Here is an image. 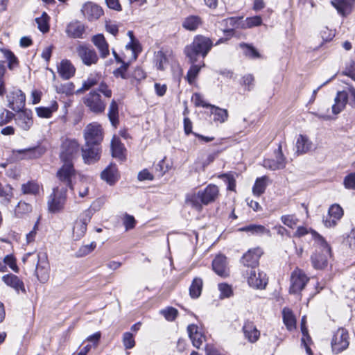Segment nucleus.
<instances>
[{
	"instance_id": "nucleus-3",
	"label": "nucleus",
	"mask_w": 355,
	"mask_h": 355,
	"mask_svg": "<svg viewBox=\"0 0 355 355\" xmlns=\"http://www.w3.org/2000/svg\"><path fill=\"white\" fill-rule=\"evenodd\" d=\"M312 236L316 246L315 252L311 256L313 266L316 269H322L327 266V259L331 253V248L324 239L315 231H311Z\"/></svg>"
},
{
	"instance_id": "nucleus-26",
	"label": "nucleus",
	"mask_w": 355,
	"mask_h": 355,
	"mask_svg": "<svg viewBox=\"0 0 355 355\" xmlns=\"http://www.w3.org/2000/svg\"><path fill=\"white\" fill-rule=\"evenodd\" d=\"M92 41L94 43V44L96 46V48L98 49L101 58H105L107 57V55H109V46L103 35L98 34L93 36Z\"/></svg>"
},
{
	"instance_id": "nucleus-30",
	"label": "nucleus",
	"mask_w": 355,
	"mask_h": 355,
	"mask_svg": "<svg viewBox=\"0 0 355 355\" xmlns=\"http://www.w3.org/2000/svg\"><path fill=\"white\" fill-rule=\"evenodd\" d=\"M103 180L110 184H113L118 179V171L115 164H110L101 174Z\"/></svg>"
},
{
	"instance_id": "nucleus-39",
	"label": "nucleus",
	"mask_w": 355,
	"mask_h": 355,
	"mask_svg": "<svg viewBox=\"0 0 355 355\" xmlns=\"http://www.w3.org/2000/svg\"><path fill=\"white\" fill-rule=\"evenodd\" d=\"M203 286L202 279L200 277H195L189 287V295L191 298L196 299L201 295Z\"/></svg>"
},
{
	"instance_id": "nucleus-36",
	"label": "nucleus",
	"mask_w": 355,
	"mask_h": 355,
	"mask_svg": "<svg viewBox=\"0 0 355 355\" xmlns=\"http://www.w3.org/2000/svg\"><path fill=\"white\" fill-rule=\"evenodd\" d=\"M210 107L211 108V114L213 115L214 121L223 123L227 120L228 112L226 109L220 108L212 105Z\"/></svg>"
},
{
	"instance_id": "nucleus-53",
	"label": "nucleus",
	"mask_w": 355,
	"mask_h": 355,
	"mask_svg": "<svg viewBox=\"0 0 355 355\" xmlns=\"http://www.w3.org/2000/svg\"><path fill=\"white\" fill-rule=\"evenodd\" d=\"M281 220L284 223V225H286L290 228H293L299 222L298 218L295 215L290 214V215H283L281 217Z\"/></svg>"
},
{
	"instance_id": "nucleus-48",
	"label": "nucleus",
	"mask_w": 355,
	"mask_h": 355,
	"mask_svg": "<svg viewBox=\"0 0 355 355\" xmlns=\"http://www.w3.org/2000/svg\"><path fill=\"white\" fill-rule=\"evenodd\" d=\"M32 211L31 205L20 201L15 208V212L18 217H22V216L27 214Z\"/></svg>"
},
{
	"instance_id": "nucleus-24",
	"label": "nucleus",
	"mask_w": 355,
	"mask_h": 355,
	"mask_svg": "<svg viewBox=\"0 0 355 355\" xmlns=\"http://www.w3.org/2000/svg\"><path fill=\"white\" fill-rule=\"evenodd\" d=\"M58 72L62 78L69 80L74 76L76 68L70 60H62L58 66Z\"/></svg>"
},
{
	"instance_id": "nucleus-8",
	"label": "nucleus",
	"mask_w": 355,
	"mask_h": 355,
	"mask_svg": "<svg viewBox=\"0 0 355 355\" xmlns=\"http://www.w3.org/2000/svg\"><path fill=\"white\" fill-rule=\"evenodd\" d=\"M85 105L93 113L101 114L106 108V103L97 90H92L83 99Z\"/></svg>"
},
{
	"instance_id": "nucleus-9",
	"label": "nucleus",
	"mask_w": 355,
	"mask_h": 355,
	"mask_svg": "<svg viewBox=\"0 0 355 355\" xmlns=\"http://www.w3.org/2000/svg\"><path fill=\"white\" fill-rule=\"evenodd\" d=\"M348 331L343 328H339L332 336L331 345L334 354H338L345 350L349 345Z\"/></svg>"
},
{
	"instance_id": "nucleus-10",
	"label": "nucleus",
	"mask_w": 355,
	"mask_h": 355,
	"mask_svg": "<svg viewBox=\"0 0 355 355\" xmlns=\"http://www.w3.org/2000/svg\"><path fill=\"white\" fill-rule=\"evenodd\" d=\"M75 175L73 164L72 162H63L62 166L58 171L57 177L62 184L60 187H69L73 189L71 178Z\"/></svg>"
},
{
	"instance_id": "nucleus-32",
	"label": "nucleus",
	"mask_w": 355,
	"mask_h": 355,
	"mask_svg": "<svg viewBox=\"0 0 355 355\" xmlns=\"http://www.w3.org/2000/svg\"><path fill=\"white\" fill-rule=\"evenodd\" d=\"M202 19L197 15H190L186 17L182 22V27L186 30L194 31L201 26Z\"/></svg>"
},
{
	"instance_id": "nucleus-17",
	"label": "nucleus",
	"mask_w": 355,
	"mask_h": 355,
	"mask_svg": "<svg viewBox=\"0 0 355 355\" xmlns=\"http://www.w3.org/2000/svg\"><path fill=\"white\" fill-rule=\"evenodd\" d=\"M77 53L83 62L87 66L97 63L98 60L96 51L86 46L80 45L76 49Z\"/></svg>"
},
{
	"instance_id": "nucleus-40",
	"label": "nucleus",
	"mask_w": 355,
	"mask_h": 355,
	"mask_svg": "<svg viewBox=\"0 0 355 355\" xmlns=\"http://www.w3.org/2000/svg\"><path fill=\"white\" fill-rule=\"evenodd\" d=\"M268 178L266 175L261 178H258L252 188V192L254 195L260 196L265 192L268 184Z\"/></svg>"
},
{
	"instance_id": "nucleus-44",
	"label": "nucleus",
	"mask_w": 355,
	"mask_h": 355,
	"mask_svg": "<svg viewBox=\"0 0 355 355\" xmlns=\"http://www.w3.org/2000/svg\"><path fill=\"white\" fill-rule=\"evenodd\" d=\"M75 86L73 83L68 82L64 84L55 85V89L57 93L69 96L73 94Z\"/></svg>"
},
{
	"instance_id": "nucleus-49",
	"label": "nucleus",
	"mask_w": 355,
	"mask_h": 355,
	"mask_svg": "<svg viewBox=\"0 0 355 355\" xmlns=\"http://www.w3.org/2000/svg\"><path fill=\"white\" fill-rule=\"evenodd\" d=\"M262 23V19L260 16H253L247 17L241 25L242 28H250L254 26H258Z\"/></svg>"
},
{
	"instance_id": "nucleus-56",
	"label": "nucleus",
	"mask_w": 355,
	"mask_h": 355,
	"mask_svg": "<svg viewBox=\"0 0 355 355\" xmlns=\"http://www.w3.org/2000/svg\"><path fill=\"white\" fill-rule=\"evenodd\" d=\"M191 101L196 107H210V106H211V104L207 103L204 101L202 95L199 93L193 94L191 98Z\"/></svg>"
},
{
	"instance_id": "nucleus-5",
	"label": "nucleus",
	"mask_w": 355,
	"mask_h": 355,
	"mask_svg": "<svg viewBox=\"0 0 355 355\" xmlns=\"http://www.w3.org/2000/svg\"><path fill=\"white\" fill-rule=\"evenodd\" d=\"M80 146L74 139L65 138L60 146V157L62 162H72L78 157Z\"/></svg>"
},
{
	"instance_id": "nucleus-57",
	"label": "nucleus",
	"mask_w": 355,
	"mask_h": 355,
	"mask_svg": "<svg viewBox=\"0 0 355 355\" xmlns=\"http://www.w3.org/2000/svg\"><path fill=\"white\" fill-rule=\"evenodd\" d=\"M332 5L337 10L338 12L343 16L345 15V10L347 6V0H334Z\"/></svg>"
},
{
	"instance_id": "nucleus-37",
	"label": "nucleus",
	"mask_w": 355,
	"mask_h": 355,
	"mask_svg": "<svg viewBox=\"0 0 355 355\" xmlns=\"http://www.w3.org/2000/svg\"><path fill=\"white\" fill-rule=\"evenodd\" d=\"M107 116L112 126L116 128L119 124V106L114 99L110 104Z\"/></svg>"
},
{
	"instance_id": "nucleus-43",
	"label": "nucleus",
	"mask_w": 355,
	"mask_h": 355,
	"mask_svg": "<svg viewBox=\"0 0 355 355\" xmlns=\"http://www.w3.org/2000/svg\"><path fill=\"white\" fill-rule=\"evenodd\" d=\"M154 62L157 69L163 71L168 65V59L162 51L155 53Z\"/></svg>"
},
{
	"instance_id": "nucleus-55",
	"label": "nucleus",
	"mask_w": 355,
	"mask_h": 355,
	"mask_svg": "<svg viewBox=\"0 0 355 355\" xmlns=\"http://www.w3.org/2000/svg\"><path fill=\"white\" fill-rule=\"evenodd\" d=\"M160 313L168 321H173L178 314V310L173 307H168L166 309L161 310Z\"/></svg>"
},
{
	"instance_id": "nucleus-15",
	"label": "nucleus",
	"mask_w": 355,
	"mask_h": 355,
	"mask_svg": "<svg viewBox=\"0 0 355 355\" xmlns=\"http://www.w3.org/2000/svg\"><path fill=\"white\" fill-rule=\"evenodd\" d=\"M262 253V250L259 248L250 249L243 254L241 261L246 269H256Z\"/></svg>"
},
{
	"instance_id": "nucleus-16",
	"label": "nucleus",
	"mask_w": 355,
	"mask_h": 355,
	"mask_svg": "<svg viewBox=\"0 0 355 355\" xmlns=\"http://www.w3.org/2000/svg\"><path fill=\"white\" fill-rule=\"evenodd\" d=\"M82 157L85 164H92L96 162L101 157L100 145H85L81 148Z\"/></svg>"
},
{
	"instance_id": "nucleus-34",
	"label": "nucleus",
	"mask_w": 355,
	"mask_h": 355,
	"mask_svg": "<svg viewBox=\"0 0 355 355\" xmlns=\"http://www.w3.org/2000/svg\"><path fill=\"white\" fill-rule=\"evenodd\" d=\"M41 186L35 181H28L22 184L21 187V193L24 195L37 196L40 193Z\"/></svg>"
},
{
	"instance_id": "nucleus-7",
	"label": "nucleus",
	"mask_w": 355,
	"mask_h": 355,
	"mask_svg": "<svg viewBox=\"0 0 355 355\" xmlns=\"http://www.w3.org/2000/svg\"><path fill=\"white\" fill-rule=\"evenodd\" d=\"M83 137L87 145H101L103 139L101 125L96 122L88 124L83 130Z\"/></svg>"
},
{
	"instance_id": "nucleus-28",
	"label": "nucleus",
	"mask_w": 355,
	"mask_h": 355,
	"mask_svg": "<svg viewBox=\"0 0 355 355\" xmlns=\"http://www.w3.org/2000/svg\"><path fill=\"white\" fill-rule=\"evenodd\" d=\"M312 146V142L306 136L300 135L295 144L296 153L298 155L306 153L311 150Z\"/></svg>"
},
{
	"instance_id": "nucleus-18",
	"label": "nucleus",
	"mask_w": 355,
	"mask_h": 355,
	"mask_svg": "<svg viewBox=\"0 0 355 355\" xmlns=\"http://www.w3.org/2000/svg\"><path fill=\"white\" fill-rule=\"evenodd\" d=\"M343 216V209L338 204L332 205L328 211V217L323 220L327 227H333Z\"/></svg>"
},
{
	"instance_id": "nucleus-61",
	"label": "nucleus",
	"mask_w": 355,
	"mask_h": 355,
	"mask_svg": "<svg viewBox=\"0 0 355 355\" xmlns=\"http://www.w3.org/2000/svg\"><path fill=\"white\" fill-rule=\"evenodd\" d=\"M254 78L252 74H247L242 78V84L245 86L248 91H250L254 86Z\"/></svg>"
},
{
	"instance_id": "nucleus-31",
	"label": "nucleus",
	"mask_w": 355,
	"mask_h": 355,
	"mask_svg": "<svg viewBox=\"0 0 355 355\" xmlns=\"http://www.w3.org/2000/svg\"><path fill=\"white\" fill-rule=\"evenodd\" d=\"M101 76L100 73H92L90 74L87 78L83 81L82 87L79 88L77 91V94L83 93L85 91H87L97 85L101 80Z\"/></svg>"
},
{
	"instance_id": "nucleus-63",
	"label": "nucleus",
	"mask_w": 355,
	"mask_h": 355,
	"mask_svg": "<svg viewBox=\"0 0 355 355\" xmlns=\"http://www.w3.org/2000/svg\"><path fill=\"white\" fill-rule=\"evenodd\" d=\"M136 224V220L135 218L129 214H125L123 218V225L125 226V230H132L135 227Z\"/></svg>"
},
{
	"instance_id": "nucleus-21",
	"label": "nucleus",
	"mask_w": 355,
	"mask_h": 355,
	"mask_svg": "<svg viewBox=\"0 0 355 355\" xmlns=\"http://www.w3.org/2000/svg\"><path fill=\"white\" fill-rule=\"evenodd\" d=\"M15 118L17 125L24 130H28L33 125L32 112L29 110L17 111Z\"/></svg>"
},
{
	"instance_id": "nucleus-46",
	"label": "nucleus",
	"mask_w": 355,
	"mask_h": 355,
	"mask_svg": "<svg viewBox=\"0 0 355 355\" xmlns=\"http://www.w3.org/2000/svg\"><path fill=\"white\" fill-rule=\"evenodd\" d=\"M195 63L196 62L191 63L192 65L189 69L187 75V80L190 84L195 80L196 76L200 71L201 67L205 66L203 61L202 62V64H196Z\"/></svg>"
},
{
	"instance_id": "nucleus-60",
	"label": "nucleus",
	"mask_w": 355,
	"mask_h": 355,
	"mask_svg": "<svg viewBox=\"0 0 355 355\" xmlns=\"http://www.w3.org/2000/svg\"><path fill=\"white\" fill-rule=\"evenodd\" d=\"M97 92L101 93L105 98H110L112 95V92L110 89L109 86L103 81L101 82Z\"/></svg>"
},
{
	"instance_id": "nucleus-58",
	"label": "nucleus",
	"mask_w": 355,
	"mask_h": 355,
	"mask_svg": "<svg viewBox=\"0 0 355 355\" xmlns=\"http://www.w3.org/2000/svg\"><path fill=\"white\" fill-rule=\"evenodd\" d=\"M343 185L347 189L355 190V173H351L344 178Z\"/></svg>"
},
{
	"instance_id": "nucleus-20",
	"label": "nucleus",
	"mask_w": 355,
	"mask_h": 355,
	"mask_svg": "<svg viewBox=\"0 0 355 355\" xmlns=\"http://www.w3.org/2000/svg\"><path fill=\"white\" fill-rule=\"evenodd\" d=\"M212 268L221 277H227L230 275L227 258L224 255L218 254L214 258L212 261Z\"/></svg>"
},
{
	"instance_id": "nucleus-51",
	"label": "nucleus",
	"mask_w": 355,
	"mask_h": 355,
	"mask_svg": "<svg viewBox=\"0 0 355 355\" xmlns=\"http://www.w3.org/2000/svg\"><path fill=\"white\" fill-rule=\"evenodd\" d=\"M127 49H130L132 53V58L136 60L138 57L139 53L141 51V46L138 40L130 41L125 46Z\"/></svg>"
},
{
	"instance_id": "nucleus-35",
	"label": "nucleus",
	"mask_w": 355,
	"mask_h": 355,
	"mask_svg": "<svg viewBox=\"0 0 355 355\" xmlns=\"http://www.w3.org/2000/svg\"><path fill=\"white\" fill-rule=\"evenodd\" d=\"M283 322L288 331H292L296 327V319L293 311L285 307L282 310Z\"/></svg>"
},
{
	"instance_id": "nucleus-38",
	"label": "nucleus",
	"mask_w": 355,
	"mask_h": 355,
	"mask_svg": "<svg viewBox=\"0 0 355 355\" xmlns=\"http://www.w3.org/2000/svg\"><path fill=\"white\" fill-rule=\"evenodd\" d=\"M85 32V26L79 22L69 24L67 27V34L73 38H80Z\"/></svg>"
},
{
	"instance_id": "nucleus-23",
	"label": "nucleus",
	"mask_w": 355,
	"mask_h": 355,
	"mask_svg": "<svg viewBox=\"0 0 355 355\" xmlns=\"http://www.w3.org/2000/svg\"><path fill=\"white\" fill-rule=\"evenodd\" d=\"M243 332L245 338L252 343L257 342L260 336L259 331L256 328L254 323L249 320L245 322L243 326Z\"/></svg>"
},
{
	"instance_id": "nucleus-25",
	"label": "nucleus",
	"mask_w": 355,
	"mask_h": 355,
	"mask_svg": "<svg viewBox=\"0 0 355 355\" xmlns=\"http://www.w3.org/2000/svg\"><path fill=\"white\" fill-rule=\"evenodd\" d=\"M187 331L193 345L199 349L205 340V337L198 331V327L193 324H189L187 327Z\"/></svg>"
},
{
	"instance_id": "nucleus-47",
	"label": "nucleus",
	"mask_w": 355,
	"mask_h": 355,
	"mask_svg": "<svg viewBox=\"0 0 355 355\" xmlns=\"http://www.w3.org/2000/svg\"><path fill=\"white\" fill-rule=\"evenodd\" d=\"M49 16L46 12H43L42 16L35 19L37 27L42 33H46L49 30Z\"/></svg>"
},
{
	"instance_id": "nucleus-41",
	"label": "nucleus",
	"mask_w": 355,
	"mask_h": 355,
	"mask_svg": "<svg viewBox=\"0 0 355 355\" xmlns=\"http://www.w3.org/2000/svg\"><path fill=\"white\" fill-rule=\"evenodd\" d=\"M58 108V104L55 101L51 103L50 107H39L36 108V112L38 116L42 118H49L52 114Z\"/></svg>"
},
{
	"instance_id": "nucleus-33",
	"label": "nucleus",
	"mask_w": 355,
	"mask_h": 355,
	"mask_svg": "<svg viewBox=\"0 0 355 355\" xmlns=\"http://www.w3.org/2000/svg\"><path fill=\"white\" fill-rule=\"evenodd\" d=\"M42 255H47L46 253L43 252H28L22 258V261L25 264L35 268L36 264L40 262Z\"/></svg>"
},
{
	"instance_id": "nucleus-13",
	"label": "nucleus",
	"mask_w": 355,
	"mask_h": 355,
	"mask_svg": "<svg viewBox=\"0 0 355 355\" xmlns=\"http://www.w3.org/2000/svg\"><path fill=\"white\" fill-rule=\"evenodd\" d=\"M80 12L89 21L97 20L103 15L102 8L92 1H87L83 4Z\"/></svg>"
},
{
	"instance_id": "nucleus-27",
	"label": "nucleus",
	"mask_w": 355,
	"mask_h": 355,
	"mask_svg": "<svg viewBox=\"0 0 355 355\" xmlns=\"http://www.w3.org/2000/svg\"><path fill=\"white\" fill-rule=\"evenodd\" d=\"M2 279L6 285L12 287L17 292L19 291L23 293L26 292L24 282L17 276L13 274H9L3 276Z\"/></svg>"
},
{
	"instance_id": "nucleus-45",
	"label": "nucleus",
	"mask_w": 355,
	"mask_h": 355,
	"mask_svg": "<svg viewBox=\"0 0 355 355\" xmlns=\"http://www.w3.org/2000/svg\"><path fill=\"white\" fill-rule=\"evenodd\" d=\"M4 58L8 60V68L13 69L18 65V60L15 54L8 49H1Z\"/></svg>"
},
{
	"instance_id": "nucleus-19",
	"label": "nucleus",
	"mask_w": 355,
	"mask_h": 355,
	"mask_svg": "<svg viewBox=\"0 0 355 355\" xmlns=\"http://www.w3.org/2000/svg\"><path fill=\"white\" fill-rule=\"evenodd\" d=\"M49 263L47 255H42L40 262L35 267V275L41 283H45L49 278Z\"/></svg>"
},
{
	"instance_id": "nucleus-6",
	"label": "nucleus",
	"mask_w": 355,
	"mask_h": 355,
	"mask_svg": "<svg viewBox=\"0 0 355 355\" xmlns=\"http://www.w3.org/2000/svg\"><path fill=\"white\" fill-rule=\"evenodd\" d=\"M66 187L58 186L53 189V193L49 196L47 202L50 212L60 211L63 207L67 199Z\"/></svg>"
},
{
	"instance_id": "nucleus-64",
	"label": "nucleus",
	"mask_w": 355,
	"mask_h": 355,
	"mask_svg": "<svg viewBox=\"0 0 355 355\" xmlns=\"http://www.w3.org/2000/svg\"><path fill=\"white\" fill-rule=\"evenodd\" d=\"M343 73L349 76L355 81V62H351L350 64L346 67Z\"/></svg>"
},
{
	"instance_id": "nucleus-50",
	"label": "nucleus",
	"mask_w": 355,
	"mask_h": 355,
	"mask_svg": "<svg viewBox=\"0 0 355 355\" xmlns=\"http://www.w3.org/2000/svg\"><path fill=\"white\" fill-rule=\"evenodd\" d=\"M218 287L220 291V298H227L233 295L232 286L226 283H221L218 284Z\"/></svg>"
},
{
	"instance_id": "nucleus-52",
	"label": "nucleus",
	"mask_w": 355,
	"mask_h": 355,
	"mask_svg": "<svg viewBox=\"0 0 355 355\" xmlns=\"http://www.w3.org/2000/svg\"><path fill=\"white\" fill-rule=\"evenodd\" d=\"M96 246L95 242H92L90 244H87L81 246L79 250L76 252V255L78 257H82L86 256L92 252Z\"/></svg>"
},
{
	"instance_id": "nucleus-14",
	"label": "nucleus",
	"mask_w": 355,
	"mask_h": 355,
	"mask_svg": "<svg viewBox=\"0 0 355 355\" xmlns=\"http://www.w3.org/2000/svg\"><path fill=\"white\" fill-rule=\"evenodd\" d=\"M8 107L14 111H20L24 108L26 102V96L19 89H13L7 96Z\"/></svg>"
},
{
	"instance_id": "nucleus-29",
	"label": "nucleus",
	"mask_w": 355,
	"mask_h": 355,
	"mask_svg": "<svg viewBox=\"0 0 355 355\" xmlns=\"http://www.w3.org/2000/svg\"><path fill=\"white\" fill-rule=\"evenodd\" d=\"M239 231L245 232L252 235L261 236L266 234L268 236H270V231L261 225L250 224L249 225L240 227Z\"/></svg>"
},
{
	"instance_id": "nucleus-59",
	"label": "nucleus",
	"mask_w": 355,
	"mask_h": 355,
	"mask_svg": "<svg viewBox=\"0 0 355 355\" xmlns=\"http://www.w3.org/2000/svg\"><path fill=\"white\" fill-rule=\"evenodd\" d=\"M121 66L115 69L113 73L116 77H121L123 79H127L128 77L126 73V71L128 69L129 64L125 62H121Z\"/></svg>"
},
{
	"instance_id": "nucleus-4",
	"label": "nucleus",
	"mask_w": 355,
	"mask_h": 355,
	"mask_svg": "<svg viewBox=\"0 0 355 355\" xmlns=\"http://www.w3.org/2000/svg\"><path fill=\"white\" fill-rule=\"evenodd\" d=\"M335 103L331 106L334 114H339L348 103L352 107H355V89L349 88L347 90L338 92L334 99Z\"/></svg>"
},
{
	"instance_id": "nucleus-42",
	"label": "nucleus",
	"mask_w": 355,
	"mask_h": 355,
	"mask_svg": "<svg viewBox=\"0 0 355 355\" xmlns=\"http://www.w3.org/2000/svg\"><path fill=\"white\" fill-rule=\"evenodd\" d=\"M111 150L113 157L120 159L123 157V145L120 139L115 136L111 141Z\"/></svg>"
},
{
	"instance_id": "nucleus-22",
	"label": "nucleus",
	"mask_w": 355,
	"mask_h": 355,
	"mask_svg": "<svg viewBox=\"0 0 355 355\" xmlns=\"http://www.w3.org/2000/svg\"><path fill=\"white\" fill-rule=\"evenodd\" d=\"M91 216L89 211H86L84 213V216L80 220H77L73 228V236L76 239H78L83 236L87 231V225L88 222L90 220Z\"/></svg>"
},
{
	"instance_id": "nucleus-54",
	"label": "nucleus",
	"mask_w": 355,
	"mask_h": 355,
	"mask_svg": "<svg viewBox=\"0 0 355 355\" xmlns=\"http://www.w3.org/2000/svg\"><path fill=\"white\" fill-rule=\"evenodd\" d=\"M122 341L125 348L127 349H132L135 345L134 336L130 332H125L123 334Z\"/></svg>"
},
{
	"instance_id": "nucleus-62",
	"label": "nucleus",
	"mask_w": 355,
	"mask_h": 355,
	"mask_svg": "<svg viewBox=\"0 0 355 355\" xmlns=\"http://www.w3.org/2000/svg\"><path fill=\"white\" fill-rule=\"evenodd\" d=\"M263 166L270 170H279L282 168V164L281 163L277 164L273 159H266L263 160Z\"/></svg>"
},
{
	"instance_id": "nucleus-2",
	"label": "nucleus",
	"mask_w": 355,
	"mask_h": 355,
	"mask_svg": "<svg viewBox=\"0 0 355 355\" xmlns=\"http://www.w3.org/2000/svg\"><path fill=\"white\" fill-rule=\"evenodd\" d=\"M213 46V42L207 37L197 35L192 43L184 49V53L191 63L198 61L199 56L205 58Z\"/></svg>"
},
{
	"instance_id": "nucleus-11",
	"label": "nucleus",
	"mask_w": 355,
	"mask_h": 355,
	"mask_svg": "<svg viewBox=\"0 0 355 355\" xmlns=\"http://www.w3.org/2000/svg\"><path fill=\"white\" fill-rule=\"evenodd\" d=\"M309 281V278L300 270H295L291 277L290 293H300L305 287Z\"/></svg>"
},
{
	"instance_id": "nucleus-1",
	"label": "nucleus",
	"mask_w": 355,
	"mask_h": 355,
	"mask_svg": "<svg viewBox=\"0 0 355 355\" xmlns=\"http://www.w3.org/2000/svg\"><path fill=\"white\" fill-rule=\"evenodd\" d=\"M218 196V187L215 184H210L197 193L187 194L185 201L187 205L193 209L201 211L203 205H208L215 202Z\"/></svg>"
},
{
	"instance_id": "nucleus-12",
	"label": "nucleus",
	"mask_w": 355,
	"mask_h": 355,
	"mask_svg": "<svg viewBox=\"0 0 355 355\" xmlns=\"http://www.w3.org/2000/svg\"><path fill=\"white\" fill-rule=\"evenodd\" d=\"M243 275L247 279L248 285L254 288H264L267 284L266 274L263 272L257 273L256 269H245L243 270Z\"/></svg>"
}]
</instances>
